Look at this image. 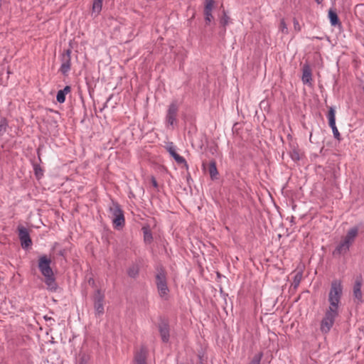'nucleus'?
I'll use <instances>...</instances> for the list:
<instances>
[{
	"label": "nucleus",
	"mask_w": 364,
	"mask_h": 364,
	"mask_svg": "<svg viewBox=\"0 0 364 364\" xmlns=\"http://www.w3.org/2000/svg\"><path fill=\"white\" fill-rule=\"evenodd\" d=\"M105 295L100 290H97L94 294V308L95 314L101 316L104 314Z\"/></svg>",
	"instance_id": "423d86ee"
},
{
	"label": "nucleus",
	"mask_w": 364,
	"mask_h": 364,
	"mask_svg": "<svg viewBox=\"0 0 364 364\" xmlns=\"http://www.w3.org/2000/svg\"><path fill=\"white\" fill-rule=\"evenodd\" d=\"M262 356V354L255 355L249 364H260Z\"/></svg>",
	"instance_id": "c756f323"
},
{
	"label": "nucleus",
	"mask_w": 364,
	"mask_h": 364,
	"mask_svg": "<svg viewBox=\"0 0 364 364\" xmlns=\"http://www.w3.org/2000/svg\"><path fill=\"white\" fill-rule=\"evenodd\" d=\"M318 4H320L321 2V0H316Z\"/></svg>",
	"instance_id": "4c0bfd02"
},
{
	"label": "nucleus",
	"mask_w": 364,
	"mask_h": 364,
	"mask_svg": "<svg viewBox=\"0 0 364 364\" xmlns=\"http://www.w3.org/2000/svg\"><path fill=\"white\" fill-rule=\"evenodd\" d=\"M51 260L46 255L40 257L38 259V268L41 274L45 277V283L48 289L50 291H55L57 289V284L53 275V272L50 267Z\"/></svg>",
	"instance_id": "f257e3e1"
},
{
	"label": "nucleus",
	"mask_w": 364,
	"mask_h": 364,
	"mask_svg": "<svg viewBox=\"0 0 364 364\" xmlns=\"http://www.w3.org/2000/svg\"><path fill=\"white\" fill-rule=\"evenodd\" d=\"M209 173L212 178H215L218 175V170L215 161H211L209 165Z\"/></svg>",
	"instance_id": "aec40b11"
},
{
	"label": "nucleus",
	"mask_w": 364,
	"mask_h": 364,
	"mask_svg": "<svg viewBox=\"0 0 364 364\" xmlns=\"http://www.w3.org/2000/svg\"><path fill=\"white\" fill-rule=\"evenodd\" d=\"M70 92V87L69 86H65L64 89L60 90L58 92L56 100L59 103H63L65 100V95Z\"/></svg>",
	"instance_id": "a211bd4d"
},
{
	"label": "nucleus",
	"mask_w": 364,
	"mask_h": 364,
	"mask_svg": "<svg viewBox=\"0 0 364 364\" xmlns=\"http://www.w3.org/2000/svg\"><path fill=\"white\" fill-rule=\"evenodd\" d=\"M230 18L227 16L225 13L223 14V16L221 17L220 23L222 26H225L229 23Z\"/></svg>",
	"instance_id": "c85d7f7f"
},
{
	"label": "nucleus",
	"mask_w": 364,
	"mask_h": 364,
	"mask_svg": "<svg viewBox=\"0 0 364 364\" xmlns=\"http://www.w3.org/2000/svg\"><path fill=\"white\" fill-rule=\"evenodd\" d=\"M362 286V277H358L356 278L354 286H353V296L358 302L363 301V294L361 291Z\"/></svg>",
	"instance_id": "9b49d317"
},
{
	"label": "nucleus",
	"mask_w": 364,
	"mask_h": 364,
	"mask_svg": "<svg viewBox=\"0 0 364 364\" xmlns=\"http://www.w3.org/2000/svg\"><path fill=\"white\" fill-rule=\"evenodd\" d=\"M109 216L115 228L120 229L124 225L123 211L117 203H112L109 206Z\"/></svg>",
	"instance_id": "7ed1b4c3"
},
{
	"label": "nucleus",
	"mask_w": 364,
	"mask_h": 364,
	"mask_svg": "<svg viewBox=\"0 0 364 364\" xmlns=\"http://www.w3.org/2000/svg\"><path fill=\"white\" fill-rule=\"evenodd\" d=\"M159 329L162 341L167 343L170 337L168 325L166 323H162L159 325Z\"/></svg>",
	"instance_id": "4468645a"
},
{
	"label": "nucleus",
	"mask_w": 364,
	"mask_h": 364,
	"mask_svg": "<svg viewBox=\"0 0 364 364\" xmlns=\"http://www.w3.org/2000/svg\"><path fill=\"white\" fill-rule=\"evenodd\" d=\"M343 287L341 282L334 280L331 285V289L328 294V309L338 311V304L342 296Z\"/></svg>",
	"instance_id": "f03ea898"
},
{
	"label": "nucleus",
	"mask_w": 364,
	"mask_h": 364,
	"mask_svg": "<svg viewBox=\"0 0 364 364\" xmlns=\"http://www.w3.org/2000/svg\"><path fill=\"white\" fill-rule=\"evenodd\" d=\"M338 315V311L328 308L326 309L321 323V331L323 333H326L331 330Z\"/></svg>",
	"instance_id": "20e7f679"
},
{
	"label": "nucleus",
	"mask_w": 364,
	"mask_h": 364,
	"mask_svg": "<svg viewBox=\"0 0 364 364\" xmlns=\"http://www.w3.org/2000/svg\"><path fill=\"white\" fill-rule=\"evenodd\" d=\"M291 159L294 160V161H298L300 159V156H299V154L297 151L296 150H294L291 153Z\"/></svg>",
	"instance_id": "72a5a7b5"
},
{
	"label": "nucleus",
	"mask_w": 364,
	"mask_h": 364,
	"mask_svg": "<svg viewBox=\"0 0 364 364\" xmlns=\"http://www.w3.org/2000/svg\"><path fill=\"white\" fill-rule=\"evenodd\" d=\"M350 245L348 244L344 240L341 238L340 242L336 246V249L333 252V255L334 256L336 255H341L346 254L349 249Z\"/></svg>",
	"instance_id": "ddd939ff"
},
{
	"label": "nucleus",
	"mask_w": 364,
	"mask_h": 364,
	"mask_svg": "<svg viewBox=\"0 0 364 364\" xmlns=\"http://www.w3.org/2000/svg\"><path fill=\"white\" fill-rule=\"evenodd\" d=\"M294 29L297 31H299L301 29L299 22L296 19L294 20Z\"/></svg>",
	"instance_id": "f704fd0d"
},
{
	"label": "nucleus",
	"mask_w": 364,
	"mask_h": 364,
	"mask_svg": "<svg viewBox=\"0 0 364 364\" xmlns=\"http://www.w3.org/2000/svg\"><path fill=\"white\" fill-rule=\"evenodd\" d=\"M34 173L37 178H41L43 175L42 168L37 164L34 165Z\"/></svg>",
	"instance_id": "a878e982"
},
{
	"label": "nucleus",
	"mask_w": 364,
	"mask_h": 364,
	"mask_svg": "<svg viewBox=\"0 0 364 364\" xmlns=\"http://www.w3.org/2000/svg\"><path fill=\"white\" fill-rule=\"evenodd\" d=\"M7 123L5 119L0 122V136H2L6 131Z\"/></svg>",
	"instance_id": "cd10ccee"
},
{
	"label": "nucleus",
	"mask_w": 364,
	"mask_h": 364,
	"mask_svg": "<svg viewBox=\"0 0 364 364\" xmlns=\"http://www.w3.org/2000/svg\"><path fill=\"white\" fill-rule=\"evenodd\" d=\"M104 0H93L92 7V15L97 16L100 14L102 8V2Z\"/></svg>",
	"instance_id": "f3484780"
},
{
	"label": "nucleus",
	"mask_w": 364,
	"mask_h": 364,
	"mask_svg": "<svg viewBox=\"0 0 364 364\" xmlns=\"http://www.w3.org/2000/svg\"><path fill=\"white\" fill-rule=\"evenodd\" d=\"M331 127V128L332 129V131H333V136L336 139H337L338 140H340V133L336 126V124L333 126V125H329Z\"/></svg>",
	"instance_id": "2f4dec72"
},
{
	"label": "nucleus",
	"mask_w": 364,
	"mask_h": 364,
	"mask_svg": "<svg viewBox=\"0 0 364 364\" xmlns=\"http://www.w3.org/2000/svg\"><path fill=\"white\" fill-rule=\"evenodd\" d=\"M312 80L311 70L309 65H304L302 81L304 84H310Z\"/></svg>",
	"instance_id": "dca6fc26"
},
{
	"label": "nucleus",
	"mask_w": 364,
	"mask_h": 364,
	"mask_svg": "<svg viewBox=\"0 0 364 364\" xmlns=\"http://www.w3.org/2000/svg\"><path fill=\"white\" fill-rule=\"evenodd\" d=\"M279 30L283 33H288V28H287V24L285 23L284 19L281 20Z\"/></svg>",
	"instance_id": "7c9ffc66"
},
{
	"label": "nucleus",
	"mask_w": 364,
	"mask_h": 364,
	"mask_svg": "<svg viewBox=\"0 0 364 364\" xmlns=\"http://www.w3.org/2000/svg\"><path fill=\"white\" fill-rule=\"evenodd\" d=\"M328 123L329 125H334L336 124L335 110L333 107L329 109L328 113Z\"/></svg>",
	"instance_id": "4be33fe9"
},
{
	"label": "nucleus",
	"mask_w": 364,
	"mask_h": 364,
	"mask_svg": "<svg viewBox=\"0 0 364 364\" xmlns=\"http://www.w3.org/2000/svg\"><path fill=\"white\" fill-rule=\"evenodd\" d=\"M358 235V228L357 227H353L347 231L346 235L343 236L342 239L344 240L346 242H348V245L351 246L355 242V240L357 237Z\"/></svg>",
	"instance_id": "f8f14e48"
},
{
	"label": "nucleus",
	"mask_w": 364,
	"mask_h": 364,
	"mask_svg": "<svg viewBox=\"0 0 364 364\" xmlns=\"http://www.w3.org/2000/svg\"><path fill=\"white\" fill-rule=\"evenodd\" d=\"M151 183H152V185H153L155 188H157V186H158V183H157V182H156V179H155V178H154V177H152V178H151Z\"/></svg>",
	"instance_id": "c9c22d12"
},
{
	"label": "nucleus",
	"mask_w": 364,
	"mask_h": 364,
	"mask_svg": "<svg viewBox=\"0 0 364 364\" xmlns=\"http://www.w3.org/2000/svg\"><path fill=\"white\" fill-rule=\"evenodd\" d=\"M71 50L67 49L61 55V66L60 71L63 75H67L70 70L71 66Z\"/></svg>",
	"instance_id": "0eeeda50"
},
{
	"label": "nucleus",
	"mask_w": 364,
	"mask_h": 364,
	"mask_svg": "<svg viewBox=\"0 0 364 364\" xmlns=\"http://www.w3.org/2000/svg\"><path fill=\"white\" fill-rule=\"evenodd\" d=\"M178 112V106L176 103H172L170 105L167 115H166V122L168 125H173L174 122L176 121V117Z\"/></svg>",
	"instance_id": "1a4fd4ad"
},
{
	"label": "nucleus",
	"mask_w": 364,
	"mask_h": 364,
	"mask_svg": "<svg viewBox=\"0 0 364 364\" xmlns=\"http://www.w3.org/2000/svg\"><path fill=\"white\" fill-rule=\"evenodd\" d=\"M328 18L332 26L340 24L337 14L331 9L328 11Z\"/></svg>",
	"instance_id": "6ab92c4d"
},
{
	"label": "nucleus",
	"mask_w": 364,
	"mask_h": 364,
	"mask_svg": "<svg viewBox=\"0 0 364 364\" xmlns=\"http://www.w3.org/2000/svg\"><path fill=\"white\" fill-rule=\"evenodd\" d=\"M144 240L146 243H151L152 241V235L147 228H143Z\"/></svg>",
	"instance_id": "412c9836"
},
{
	"label": "nucleus",
	"mask_w": 364,
	"mask_h": 364,
	"mask_svg": "<svg viewBox=\"0 0 364 364\" xmlns=\"http://www.w3.org/2000/svg\"><path fill=\"white\" fill-rule=\"evenodd\" d=\"M204 14H205V20L206 23H210L213 18L211 12L204 11Z\"/></svg>",
	"instance_id": "473e14b6"
},
{
	"label": "nucleus",
	"mask_w": 364,
	"mask_h": 364,
	"mask_svg": "<svg viewBox=\"0 0 364 364\" xmlns=\"http://www.w3.org/2000/svg\"><path fill=\"white\" fill-rule=\"evenodd\" d=\"M139 274V267L137 265H133L130 267L128 269V274L129 277L134 278Z\"/></svg>",
	"instance_id": "b1692460"
},
{
	"label": "nucleus",
	"mask_w": 364,
	"mask_h": 364,
	"mask_svg": "<svg viewBox=\"0 0 364 364\" xmlns=\"http://www.w3.org/2000/svg\"><path fill=\"white\" fill-rule=\"evenodd\" d=\"M146 350L142 347L135 354L134 364H146Z\"/></svg>",
	"instance_id": "2eb2a0df"
},
{
	"label": "nucleus",
	"mask_w": 364,
	"mask_h": 364,
	"mask_svg": "<svg viewBox=\"0 0 364 364\" xmlns=\"http://www.w3.org/2000/svg\"><path fill=\"white\" fill-rule=\"evenodd\" d=\"M44 318L46 321H53L52 318L48 317L47 316H46Z\"/></svg>",
	"instance_id": "e433bc0d"
},
{
	"label": "nucleus",
	"mask_w": 364,
	"mask_h": 364,
	"mask_svg": "<svg viewBox=\"0 0 364 364\" xmlns=\"http://www.w3.org/2000/svg\"><path fill=\"white\" fill-rule=\"evenodd\" d=\"M166 149L178 164H186L185 159L176 153V148L172 142L168 143Z\"/></svg>",
	"instance_id": "9d476101"
},
{
	"label": "nucleus",
	"mask_w": 364,
	"mask_h": 364,
	"mask_svg": "<svg viewBox=\"0 0 364 364\" xmlns=\"http://www.w3.org/2000/svg\"><path fill=\"white\" fill-rule=\"evenodd\" d=\"M301 279H302V272L300 271L297 272L294 277V280H293V284H292L295 288L299 285V284L301 281Z\"/></svg>",
	"instance_id": "393cba45"
},
{
	"label": "nucleus",
	"mask_w": 364,
	"mask_h": 364,
	"mask_svg": "<svg viewBox=\"0 0 364 364\" xmlns=\"http://www.w3.org/2000/svg\"><path fill=\"white\" fill-rule=\"evenodd\" d=\"M90 356L85 353H80L77 359V364H87Z\"/></svg>",
	"instance_id": "5701e85b"
},
{
	"label": "nucleus",
	"mask_w": 364,
	"mask_h": 364,
	"mask_svg": "<svg viewBox=\"0 0 364 364\" xmlns=\"http://www.w3.org/2000/svg\"><path fill=\"white\" fill-rule=\"evenodd\" d=\"M156 284L160 296L164 299H167L168 297L169 289L166 283V274L163 269L158 271L156 276Z\"/></svg>",
	"instance_id": "39448f33"
},
{
	"label": "nucleus",
	"mask_w": 364,
	"mask_h": 364,
	"mask_svg": "<svg viewBox=\"0 0 364 364\" xmlns=\"http://www.w3.org/2000/svg\"><path fill=\"white\" fill-rule=\"evenodd\" d=\"M214 5V0H206L204 11L212 12Z\"/></svg>",
	"instance_id": "bb28decb"
},
{
	"label": "nucleus",
	"mask_w": 364,
	"mask_h": 364,
	"mask_svg": "<svg viewBox=\"0 0 364 364\" xmlns=\"http://www.w3.org/2000/svg\"><path fill=\"white\" fill-rule=\"evenodd\" d=\"M18 237L21 240V246L23 248L26 249L30 247L32 244L31 240L30 238L29 232L28 230L23 227L18 226Z\"/></svg>",
	"instance_id": "6e6552de"
}]
</instances>
